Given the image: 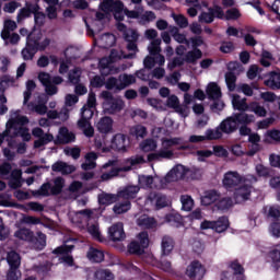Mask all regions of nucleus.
I'll return each instance as SVG.
<instances>
[{
  "instance_id": "33",
  "label": "nucleus",
  "mask_w": 280,
  "mask_h": 280,
  "mask_svg": "<svg viewBox=\"0 0 280 280\" xmlns=\"http://www.w3.org/2000/svg\"><path fill=\"white\" fill-rule=\"evenodd\" d=\"M200 58H202V50L195 48L185 55L184 60L187 65H196Z\"/></svg>"
},
{
  "instance_id": "28",
  "label": "nucleus",
  "mask_w": 280,
  "mask_h": 280,
  "mask_svg": "<svg viewBox=\"0 0 280 280\" xmlns=\"http://www.w3.org/2000/svg\"><path fill=\"white\" fill-rule=\"evenodd\" d=\"M206 93L210 100H220L222 97V90L215 82L208 84Z\"/></svg>"
},
{
  "instance_id": "59",
  "label": "nucleus",
  "mask_w": 280,
  "mask_h": 280,
  "mask_svg": "<svg viewBox=\"0 0 280 280\" xmlns=\"http://www.w3.org/2000/svg\"><path fill=\"white\" fill-rule=\"evenodd\" d=\"M212 153L219 159H226L229 156V151L222 145H214Z\"/></svg>"
},
{
  "instance_id": "6",
  "label": "nucleus",
  "mask_w": 280,
  "mask_h": 280,
  "mask_svg": "<svg viewBox=\"0 0 280 280\" xmlns=\"http://www.w3.org/2000/svg\"><path fill=\"white\" fill-rule=\"evenodd\" d=\"M187 174H189V168L185 167V165L183 164H177L167 173L165 180L167 183L183 180L187 176Z\"/></svg>"
},
{
  "instance_id": "42",
  "label": "nucleus",
  "mask_w": 280,
  "mask_h": 280,
  "mask_svg": "<svg viewBox=\"0 0 280 280\" xmlns=\"http://www.w3.org/2000/svg\"><path fill=\"white\" fill-rule=\"evenodd\" d=\"M250 113H255L257 117H266L268 115V110H266V107L261 106L259 103L254 102L249 105Z\"/></svg>"
},
{
  "instance_id": "57",
  "label": "nucleus",
  "mask_w": 280,
  "mask_h": 280,
  "mask_svg": "<svg viewBox=\"0 0 280 280\" xmlns=\"http://www.w3.org/2000/svg\"><path fill=\"white\" fill-rule=\"evenodd\" d=\"M215 20H214V15L213 13H211V11H208V12H201L200 15H199V22L200 23H207L208 25L213 23Z\"/></svg>"
},
{
  "instance_id": "35",
  "label": "nucleus",
  "mask_w": 280,
  "mask_h": 280,
  "mask_svg": "<svg viewBox=\"0 0 280 280\" xmlns=\"http://www.w3.org/2000/svg\"><path fill=\"white\" fill-rule=\"evenodd\" d=\"M165 222L175 229H180L183 226V217L178 213H170L165 215Z\"/></svg>"
},
{
  "instance_id": "39",
  "label": "nucleus",
  "mask_w": 280,
  "mask_h": 280,
  "mask_svg": "<svg viewBox=\"0 0 280 280\" xmlns=\"http://www.w3.org/2000/svg\"><path fill=\"white\" fill-rule=\"evenodd\" d=\"M166 106L167 108H173L176 110V113H183V107L180 106V101L178 100V96L175 94H172L166 100Z\"/></svg>"
},
{
  "instance_id": "14",
  "label": "nucleus",
  "mask_w": 280,
  "mask_h": 280,
  "mask_svg": "<svg viewBox=\"0 0 280 280\" xmlns=\"http://www.w3.org/2000/svg\"><path fill=\"white\" fill-rule=\"evenodd\" d=\"M40 10V5L38 3L25 2V7L20 9L18 13V21H24V19H30L34 12Z\"/></svg>"
},
{
  "instance_id": "50",
  "label": "nucleus",
  "mask_w": 280,
  "mask_h": 280,
  "mask_svg": "<svg viewBox=\"0 0 280 280\" xmlns=\"http://www.w3.org/2000/svg\"><path fill=\"white\" fill-rule=\"evenodd\" d=\"M255 170L259 178H270V167L264 166V164H257Z\"/></svg>"
},
{
  "instance_id": "3",
  "label": "nucleus",
  "mask_w": 280,
  "mask_h": 280,
  "mask_svg": "<svg viewBox=\"0 0 280 280\" xmlns=\"http://www.w3.org/2000/svg\"><path fill=\"white\" fill-rule=\"evenodd\" d=\"M244 183V177L237 171H229L223 175L222 184L224 189L231 191Z\"/></svg>"
},
{
  "instance_id": "13",
  "label": "nucleus",
  "mask_w": 280,
  "mask_h": 280,
  "mask_svg": "<svg viewBox=\"0 0 280 280\" xmlns=\"http://www.w3.org/2000/svg\"><path fill=\"white\" fill-rule=\"evenodd\" d=\"M105 113H107V115H116V113H121V110H124L126 103L120 97H114L105 104Z\"/></svg>"
},
{
  "instance_id": "23",
  "label": "nucleus",
  "mask_w": 280,
  "mask_h": 280,
  "mask_svg": "<svg viewBox=\"0 0 280 280\" xmlns=\"http://www.w3.org/2000/svg\"><path fill=\"white\" fill-rule=\"evenodd\" d=\"M218 198H220L218 190H207L205 196L201 197V205H203V207H209V205H213V202L215 205V202H218Z\"/></svg>"
},
{
  "instance_id": "36",
  "label": "nucleus",
  "mask_w": 280,
  "mask_h": 280,
  "mask_svg": "<svg viewBox=\"0 0 280 280\" xmlns=\"http://www.w3.org/2000/svg\"><path fill=\"white\" fill-rule=\"evenodd\" d=\"M33 235H34V232L27 228H21L14 233V237H16L18 240H22V242H28V244Z\"/></svg>"
},
{
  "instance_id": "2",
  "label": "nucleus",
  "mask_w": 280,
  "mask_h": 280,
  "mask_svg": "<svg viewBox=\"0 0 280 280\" xmlns=\"http://www.w3.org/2000/svg\"><path fill=\"white\" fill-rule=\"evenodd\" d=\"M103 12H112L115 21H124L125 8L121 0H103L101 3Z\"/></svg>"
},
{
  "instance_id": "21",
  "label": "nucleus",
  "mask_w": 280,
  "mask_h": 280,
  "mask_svg": "<svg viewBox=\"0 0 280 280\" xmlns=\"http://www.w3.org/2000/svg\"><path fill=\"white\" fill-rule=\"evenodd\" d=\"M161 159H174V151L167 149H161L155 153L148 154V161L152 163V161H161Z\"/></svg>"
},
{
  "instance_id": "34",
  "label": "nucleus",
  "mask_w": 280,
  "mask_h": 280,
  "mask_svg": "<svg viewBox=\"0 0 280 280\" xmlns=\"http://www.w3.org/2000/svg\"><path fill=\"white\" fill-rule=\"evenodd\" d=\"M229 226H231L229 217H220L217 221H214L213 231H215V233H224Z\"/></svg>"
},
{
  "instance_id": "32",
  "label": "nucleus",
  "mask_w": 280,
  "mask_h": 280,
  "mask_svg": "<svg viewBox=\"0 0 280 280\" xmlns=\"http://www.w3.org/2000/svg\"><path fill=\"white\" fill-rule=\"evenodd\" d=\"M27 124H30V119L26 116H18L8 120L7 128L12 130V128L24 127Z\"/></svg>"
},
{
  "instance_id": "12",
  "label": "nucleus",
  "mask_w": 280,
  "mask_h": 280,
  "mask_svg": "<svg viewBox=\"0 0 280 280\" xmlns=\"http://www.w3.org/2000/svg\"><path fill=\"white\" fill-rule=\"evenodd\" d=\"M237 128L238 126L237 120H235V116L225 118L219 125V129H221L223 135H233V132H236Z\"/></svg>"
},
{
  "instance_id": "37",
  "label": "nucleus",
  "mask_w": 280,
  "mask_h": 280,
  "mask_svg": "<svg viewBox=\"0 0 280 280\" xmlns=\"http://www.w3.org/2000/svg\"><path fill=\"white\" fill-rule=\"evenodd\" d=\"M225 83L230 93H233L237 89V75H235V72L225 73Z\"/></svg>"
},
{
  "instance_id": "17",
  "label": "nucleus",
  "mask_w": 280,
  "mask_h": 280,
  "mask_svg": "<svg viewBox=\"0 0 280 280\" xmlns=\"http://www.w3.org/2000/svg\"><path fill=\"white\" fill-rule=\"evenodd\" d=\"M265 86L271 89V91L280 90V70L269 72V78L264 81Z\"/></svg>"
},
{
  "instance_id": "56",
  "label": "nucleus",
  "mask_w": 280,
  "mask_h": 280,
  "mask_svg": "<svg viewBox=\"0 0 280 280\" xmlns=\"http://www.w3.org/2000/svg\"><path fill=\"white\" fill-rule=\"evenodd\" d=\"M156 209H165L167 207V196L165 195H154Z\"/></svg>"
},
{
  "instance_id": "5",
  "label": "nucleus",
  "mask_w": 280,
  "mask_h": 280,
  "mask_svg": "<svg viewBox=\"0 0 280 280\" xmlns=\"http://www.w3.org/2000/svg\"><path fill=\"white\" fill-rule=\"evenodd\" d=\"M205 272L207 270L200 260H192L186 268V277H189L191 280H202Z\"/></svg>"
},
{
  "instance_id": "18",
  "label": "nucleus",
  "mask_w": 280,
  "mask_h": 280,
  "mask_svg": "<svg viewBox=\"0 0 280 280\" xmlns=\"http://www.w3.org/2000/svg\"><path fill=\"white\" fill-rule=\"evenodd\" d=\"M38 54L36 48V43H33L32 39H28L26 46L22 49L21 56L23 60H34V57Z\"/></svg>"
},
{
  "instance_id": "63",
  "label": "nucleus",
  "mask_w": 280,
  "mask_h": 280,
  "mask_svg": "<svg viewBox=\"0 0 280 280\" xmlns=\"http://www.w3.org/2000/svg\"><path fill=\"white\" fill-rule=\"evenodd\" d=\"M268 218H272V220H278L280 219V207L279 206H271L268 211Z\"/></svg>"
},
{
  "instance_id": "49",
  "label": "nucleus",
  "mask_w": 280,
  "mask_h": 280,
  "mask_svg": "<svg viewBox=\"0 0 280 280\" xmlns=\"http://www.w3.org/2000/svg\"><path fill=\"white\" fill-rule=\"evenodd\" d=\"M208 12L212 13V16L215 19H219V21H224V9L222 7L215 4L213 8H208Z\"/></svg>"
},
{
  "instance_id": "25",
  "label": "nucleus",
  "mask_w": 280,
  "mask_h": 280,
  "mask_svg": "<svg viewBox=\"0 0 280 280\" xmlns=\"http://www.w3.org/2000/svg\"><path fill=\"white\" fill-rule=\"evenodd\" d=\"M7 261L12 270H19V268H21V255L15 250L8 253Z\"/></svg>"
},
{
  "instance_id": "64",
  "label": "nucleus",
  "mask_w": 280,
  "mask_h": 280,
  "mask_svg": "<svg viewBox=\"0 0 280 280\" xmlns=\"http://www.w3.org/2000/svg\"><path fill=\"white\" fill-rule=\"evenodd\" d=\"M267 137L275 141V143H280V130L278 129H270L267 131Z\"/></svg>"
},
{
  "instance_id": "43",
  "label": "nucleus",
  "mask_w": 280,
  "mask_h": 280,
  "mask_svg": "<svg viewBox=\"0 0 280 280\" xmlns=\"http://www.w3.org/2000/svg\"><path fill=\"white\" fill-rule=\"evenodd\" d=\"M131 203L130 201L126 200L124 202H118L114 206L113 211L117 215H121V213H126L130 211Z\"/></svg>"
},
{
  "instance_id": "51",
  "label": "nucleus",
  "mask_w": 280,
  "mask_h": 280,
  "mask_svg": "<svg viewBox=\"0 0 280 280\" xmlns=\"http://www.w3.org/2000/svg\"><path fill=\"white\" fill-rule=\"evenodd\" d=\"M88 233L92 235L93 240H96L97 242H102V233L100 232V225L97 224L89 225Z\"/></svg>"
},
{
  "instance_id": "30",
  "label": "nucleus",
  "mask_w": 280,
  "mask_h": 280,
  "mask_svg": "<svg viewBox=\"0 0 280 280\" xmlns=\"http://www.w3.org/2000/svg\"><path fill=\"white\" fill-rule=\"evenodd\" d=\"M97 200H98V205H101L102 207H108L117 202V195L102 192L98 195Z\"/></svg>"
},
{
  "instance_id": "58",
  "label": "nucleus",
  "mask_w": 280,
  "mask_h": 280,
  "mask_svg": "<svg viewBox=\"0 0 280 280\" xmlns=\"http://www.w3.org/2000/svg\"><path fill=\"white\" fill-rule=\"evenodd\" d=\"M33 14H34L35 25H37L38 27H43L45 25V19H46L45 13L40 12V10H37L33 12Z\"/></svg>"
},
{
  "instance_id": "26",
  "label": "nucleus",
  "mask_w": 280,
  "mask_h": 280,
  "mask_svg": "<svg viewBox=\"0 0 280 280\" xmlns=\"http://www.w3.org/2000/svg\"><path fill=\"white\" fill-rule=\"evenodd\" d=\"M161 247H162V257L170 256L174 250V238H172L171 236H163Z\"/></svg>"
},
{
  "instance_id": "27",
  "label": "nucleus",
  "mask_w": 280,
  "mask_h": 280,
  "mask_svg": "<svg viewBox=\"0 0 280 280\" xmlns=\"http://www.w3.org/2000/svg\"><path fill=\"white\" fill-rule=\"evenodd\" d=\"M132 170L131 166H122V167H112L108 173H103L101 175L102 180H110V178H115V176H119L121 172H130Z\"/></svg>"
},
{
  "instance_id": "55",
  "label": "nucleus",
  "mask_w": 280,
  "mask_h": 280,
  "mask_svg": "<svg viewBox=\"0 0 280 280\" xmlns=\"http://www.w3.org/2000/svg\"><path fill=\"white\" fill-rule=\"evenodd\" d=\"M71 84H80V68L72 69L68 74Z\"/></svg>"
},
{
  "instance_id": "16",
  "label": "nucleus",
  "mask_w": 280,
  "mask_h": 280,
  "mask_svg": "<svg viewBox=\"0 0 280 280\" xmlns=\"http://www.w3.org/2000/svg\"><path fill=\"white\" fill-rule=\"evenodd\" d=\"M96 130H98L101 135L113 132V118H110V116L102 117L96 124Z\"/></svg>"
},
{
  "instance_id": "8",
  "label": "nucleus",
  "mask_w": 280,
  "mask_h": 280,
  "mask_svg": "<svg viewBox=\"0 0 280 280\" xmlns=\"http://www.w3.org/2000/svg\"><path fill=\"white\" fill-rule=\"evenodd\" d=\"M129 145L130 140H128V136L124 133H116L112 139V150L116 152H128Z\"/></svg>"
},
{
  "instance_id": "7",
  "label": "nucleus",
  "mask_w": 280,
  "mask_h": 280,
  "mask_svg": "<svg viewBox=\"0 0 280 280\" xmlns=\"http://www.w3.org/2000/svg\"><path fill=\"white\" fill-rule=\"evenodd\" d=\"M252 191H253V186L248 184H244L238 188H236L233 194L235 205H242L243 202H246V200H250Z\"/></svg>"
},
{
  "instance_id": "9",
  "label": "nucleus",
  "mask_w": 280,
  "mask_h": 280,
  "mask_svg": "<svg viewBox=\"0 0 280 280\" xmlns=\"http://www.w3.org/2000/svg\"><path fill=\"white\" fill-rule=\"evenodd\" d=\"M109 240L112 242H124L126 240V232L124 231V223L118 222L108 229Z\"/></svg>"
},
{
  "instance_id": "31",
  "label": "nucleus",
  "mask_w": 280,
  "mask_h": 280,
  "mask_svg": "<svg viewBox=\"0 0 280 280\" xmlns=\"http://www.w3.org/2000/svg\"><path fill=\"white\" fill-rule=\"evenodd\" d=\"M119 91H124V89H127V86H130V84H135L137 82V78L132 74H119Z\"/></svg>"
},
{
  "instance_id": "10",
  "label": "nucleus",
  "mask_w": 280,
  "mask_h": 280,
  "mask_svg": "<svg viewBox=\"0 0 280 280\" xmlns=\"http://www.w3.org/2000/svg\"><path fill=\"white\" fill-rule=\"evenodd\" d=\"M75 141V133L69 132L67 127L59 129V136L54 141L55 145H67V143H73Z\"/></svg>"
},
{
  "instance_id": "19",
  "label": "nucleus",
  "mask_w": 280,
  "mask_h": 280,
  "mask_svg": "<svg viewBox=\"0 0 280 280\" xmlns=\"http://www.w3.org/2000/svg\"><path fill=\"white\" fill-rule=\"evenodd\" d=\"M232 105L234 110H240V113H246V110H250V105H248L246 97L242 98V96L238 94L233 95Z\"/></svg>"
},
{
  "instance_id": "47",
  "label": "nucleus",
  "mask_w": 280,
  "mask_h": 280,
  "mask_svg": "<svg viewBox=\"0 0 280 280\" xmlns=\"http://www.w3.org/2000/svg\"><path fill=\"white\" fill-rule=\"evenodd\" d=\"M148 50L150 56H159L161 54V39H153Z\"/></svg>"
},
{
  "instance_id": "45",
  "label": "nucleus",
  "mask_w": 280,
  "mask_h": 280,
  "mask_svg": "<svg viewBox=\"0 0 280 280\" xmlns=\"http://www.w3.org/2000/svg\"><path fill=\"white\" fill-rule=\"evenodd\" d=\"M143 253H145V250L141 247V244H139V242L132 241L128 245V254L129 255H143Z\"/></svg>"
},
{
  "instance_id": "24",
  "label": "nucleus",
  "mask_w": 280,
  "mask_h": 280,
  "mask_svg": "<svg viewBox=\"0 0 280 280\" xmlns=\"http://www.w3.org/2000/svg\"><path fill=\"white\" fill-rule=\"evenodd\" d=\"M234 119L236 124H241V126H250V124H255V115L246 114L244 112L234 114Z\"/></svg>"
},
{
  "instance_id": "38",
  "label": "nucleus",
  "mask_w": 280,
  "mask_h": 280,
  "mask_svg": "<svg viewBox=\"0 0 280 280\" xmlns=\"http://www.w3.org/2000/svg\"><path fill=\"white\" fill-rule=\"evenodd\" d=\"M222 129L218 126L215 129H208L203 137L206 141H218V139H222Z\"/></svg>"
},
{
  "instance_id": "11",
  "label": "nucleus",
  "mask_w": 280,
  "mask_h": 280,
  "mask_svg": "<svg viewBox=\"0 0 280 280\" xmlns=\"http://www.w3.org/2000/svg\"><path fill=\"white\" fill-rule=\"evenodd\" d=\"M228 268L232 271L235 280H246V269H244V266L240 264L238 259L231 260L228 264Z\"/></svg>"
},
{
  "instance_id": "4",
  "label": "nucleus",
  "mask_w": 280,
  "mask_h": 280,
  "mask_svg": "<svg viewBox=\"0 0 280 280\" xmlns=\"http://www.w3.org/2000/svg\"><path fill=\"white\" fill-rule=\"evenodd\" d=\"M73 248H75V245H60L57 248L52 250V255H61L59 258V261L61 264H66V266L72 267L74 264L73 256L69 255V253L73 252Z\"/></svg>"
},
{
  "instance_id": "1",
  "label": "nucleus",
  "mask_w": 280,
  "mask_h": 280,
  "mask_svg": "<svg viewBox=\"0 0 280 280\" xmlns=\"http://www.w3.org/2000/svg\"><path fill=\"white\" fill-rule=\"evenodd\" d=\"M62 189H65V178L57 177L54 180V186L51 183H44L39 189L33 190L32 195L35 197L43 196L44 198H48V196H60L62 194Z\"/></svg>"
},
{
  "instance_id": "29",
  "label": "nucleus",
  "mask_w": 280,
  "mask_h": 280,
  "mask_svg": "<svg viewBox=\"0 0 280 280\" xmlns=\"http://www.w3.org/2000/svg\"><path fill=\"white\" fill-rule=\"evenodd\" d=\"M139 190V186H127L119 192V196L125 200H132L137 198Z\"/></svg>"
},
{
  "instance_id": "44",
  "label": "nucleus",
  "mask_w": 280,
  "mask_h": 280,
  "mask_svg": "<svg viewBox=\"0 0 280 280\" xmlns=\"http://www.w3.org/2000/svg\"><path fill=\"white\" fill-rule=\"evenodd\" d=\"M54 141V135L45 133L43 138H38L34 141V148L38 150V148H43V145H47V143H51Z\"/></svg>"
},
{
  "instance_id": "20",
  "label": "nucleus",
  "mask_w": 280,
  "mask_h": 280,
  "mask_svg": "<svg viewBox=\"0 0 280 280\" xmlns=\"http://www.w3.org/2000/svg\"><path fill=\"white\" fill-rule=\"evenodd\" d=\"M86 257L92 264H102V261H104L105 255L104 250L91 246L86 253Z\"/></svg>"
},
{
  "instance_id": "52",
  "label": "nucleus",
  "mask_w": 280,
  "mask_h": 280,
  "mask_svg": "<svg viewBox=\"0 0 280 280\" xmlns=\"http://www.w3.org/2000/svg\"><path fill=\"white\" fill-rule=\"evenodd\" d=\"M138 224L139 226H144L145 229H154L156 220H154V218L144 217L139 219Z\"/></svg>"
},
{
  "instance_id": "54",
  "label": "nucleus",
  "mask_w": 280,
  "mask_h": 280,
  "mask_svg": "<svg viewBox=\"0 0 280 280\" xmlns=\"http://www.w3.org/2000/svg\"><path fill=\"white\" fill-rule=\"evenodd\" d=\"M173 19L176 25H178V27H180L182 30H185V27L189 26V20H187V18L183 14L173 15Z\"/></svg>"
},
{
  "instance_id": "41",
  "label": "nucleus",
  "mask_w": 280,
  "mask_h": 280,
  "mask_svg": "<svg viewBox=\"0 0 280 280\" xmlns=\"http://www.w3.org/2000/svg\"><path fill=\"white\" fill-rule=\"evenodd\" d=\"M94 280H115V275L110 272V269H98L94 273Z\"/></svg>"
},
{
  "instance_id": "61",
  "label": "nucleus",
  "mask_w": 280,
  "mask_h": 280,
  "mask_svg": "<svg viewBox=\"0 0 280 280\" xmlns=\"http://www.w3.org/2000/svg\"><path fill=\"white\" fill-rule=\"evenodd\" d=\"M94 115H95V108L83 105L81 109V117L90 121V119H93Z\"/></svg>"
},
{
  "instance_id": "60",
  "label": "nucleus",
  "mask_w": 280,
  "mask_h": 280,
  "mask_svg": "<svg viewBox=\"0 0 280 280\" xmlns=\"http://www.w3.org/2000/svg\"><path fill=\"white\" fill-rule=\"evenodd\" d=\"M138 238L140 241V246L141 248H143V250H145V248H148V246H150V235L148 234V232H141L138 235Z\"/></svg>"
},
{
  "instance_id": "40",
  "label": "nucleus",
  "mask_w": 280,
  "mask_h": 280,
  "mask_svg": "<svg viewBox=\"0 0 280 280\" xmlns=\"http://www.w3.org/2000/svg\"><path fill=\"white\" fill-rule=\"evenodd\" d=\"M242 12L237 8L228 9L224 13L223 21H240Z\"/></svg>"
},
{
  "instance_id": "22",
  "label": "nucleus",
  "mask_w": 280,
  "mask_h": 280,
  "mask_svg": "<svg viewBox=\"0 0 280 280\" xmlns=\"http://www.w3.org/2000/svg\"><path fill=\"white\" fill-rule=\"evenodd\" d=\"M233 205H234L233 198L222 197L217 199L214 207L218 211H222L223 213H225V211H229V209H232Z\"/></svg>"
},
{
  "instance_id": "48",
  "label": "nucleus",
  "mask_w": 280,
  "mask_h": 280,
  "mask_svg": "<svg viewBox=\"0 0 280 280\" xmlns=\"http://www.w3.org/2000/svg\"><path fill=\"white\" fill-rule=\"evenodd\" d=\"M105 89H107V91H121L119 90V79L115 78V77H109L106 81H105Z\"/></svg>"
},
{
  "instance_id": "53",
  "label": "nucleus",
  "mask_w": 280,
  "mask_h": 280,
  "mask_svg": "<svg viewBox=\"0 0 280 280\" xmlns=\"http://www.w3.org/2000/svg\"><path fill=\"white\" fill-rule=\"evenodd\" d=\"M133 135L137 137V139H144L148 136V128L143 125H137L133 127Z\"/></svg>"
},
{
  "instance_id": "62",
  "label": "nucleus",
  "mask_w": 280,
  "mask_h": 280,
  "mask_svg": "<svg viewBox=\"0 0 280 280\" xmlns=\"http://www.w3.org/2000/svg\"><path fill=\"white\" fill-rule=\"evenodd\" d=\"M220 51L222 54H231L232 51H235V45L233 42H223L220 46Z\"/></svg>"
},
{
  "instance_id": "46",
  "label": "nucleus",
  "mask_w": 280,
  "mask_h": 280,
  "mask_svg": "<svg viewBox=\"0 0 280 280\" xmlns=\"http://www.w3.org/2000/svg\"><path fill=\"white\" fill-rule=\"evenodd\" d=\"M183 211H191L194 209V199L189 195H183L180 197Z\"/></svg>"
},
{
  "instance_id": "15",
  "label": "nucleus",
  "mask_w": 280,
  "mask_h": 280,
  "mask_svg": "<svg viewBox=\"0 0 280 280\" xmlns=\"http://www.w3.org/2000/svg\"><path fill=\"white\" fill-rule=\"evenodd\" d=\"M28 244H32L35 250H45V247L47 246V235L43 232H37L36 235L33 233Z\"/></svg>"
}]
</instances>
